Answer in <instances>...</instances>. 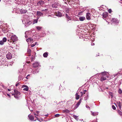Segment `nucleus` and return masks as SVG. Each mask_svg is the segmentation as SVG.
Instances as JSON below:
<instances>
[{
	"instance_id": "1",
	"label": "nucleus",
	"mask_w": 122,
	"mask_h": 122,
	"mask_svg": "<svg viewBox=\"0 0 122 122\" xmlns=\"http://www.w3.org/2000/svg\"><path fill=\"white\" fill-rule=\"evenodd\" d=\"M10 39L12 41L14 42L18 40L17 37L15 35L12 36L10 38Z\"/></svg>"
},
{
	"instance_id": "2",
	"label": "nucleus",
	"mask_w": 122,
	"mask_h": 122,
	"mask_svg": "<svg viewBox=\"0 0 122 122\" xmlns=\"http://www.w3.org/2000/svg\"><path fill=\"white\" fill-rule=\"evenodd\" d=\"M91 14L89 13H87L86 14V17L87 20H90L91 19Z\"/></svg>"
},
{
	"instance_id": "3",
	"label": "nucleus",
	"mask_w": 122,
	"mask_h": 122,
	"mask_svg": "<svg viewBox=\"0 0 122 122\" xmlns=\"http://www.w3.org/2000/svg\"><path fill=\"white\" fill-rule=\"evenodd\" d=\"M6 56L7 59H11L12 57L11 54V53L10 52H9V53L6 55Z\"/></svg>"
},
{
	"instance_id": "4",
	"label": "nucleus",
	"mask_w": 122,
	"mask_h": 122,
	"mask_svg": "<svg viewBox=\"0 0 122 122\" xmlns=\"http://www.w3.org/2000/svg\"><path fill=\"white\" fill-rule=\"evenodd\" d=\"M108 73L107 72H103L102 73V76H106L107 78H108Z\"/></svg>"
},
{
	"instance_id": "5",
	"label": "nucleus",
	"mask_w": 122,
	"mask_h": 122,
	"mask_svg": "<svg viewBox=\"0 0 122 122\" xmlns=\"http://www.w3.org/2000/svg\"><path fill=\"white\" fill-rule=\"evenodd\" d=\"M44 1L41 0L38 2L37 3V4L39 6V5L41 6L44 4Z\"/></svg>"
},
{
	"instance_id": "6",
	"label": "nucleus",
	"mask_w": 122,
	"mask_h": 122,
	"mask_svg": "<svg viewBox=\"0 0 122 122\" xmlns=\"http://www.w3.org/2000/svg\"><path fill=\"white\" fill-rule=\"evenodd\" d=\"M43 15V14L40 11H38L37 12L36 15L37 16L40 17L42 16Z\"/></svg>"
},
{
	"instance_id": "7",
	"label": "nucleus",
	"mask_w": 122,
	"mask_h": 122,
	"mask_svg": "<svg viewBox=\"0 0 122 122\" xmlns=\"http://www.w3.org/2000/svg\"><path fill=\"white\" fill-rule=\"evenodd\" d=\"M81 99L79 100L78 102L77 103L75 106V107L76 108H77L78 107L79 105L80 104L81 102Z\"/></svg>"
},
{
	"instance_id": "8",
	"label": "nucleus",
	"mask_w": 122,
	"mask_h": 122,
	"mask_svg": "<svg viewBox=\"0 0 122 122\" xmlns=\"http://www.w3.org/2000/svg\"><path fill=\"white\" fill-rule=\"evenodd\" d=\"M39 65V64L37 62H36L34 63L33 64V67H37Z\"/></svg>"
},
{
	"instance_id": "9",
	"label": "nucleus",
	"mask_w": 122,
	"mask_h": 122,
	"mask_svg": "<svg viewBox=\"0 0 122 122\" xmlns=\"http://www.w3.org/2000/svg\"><path fill=\"white\" fill-rule=\"evenodd\" d=\"M25 87V88H24L23 89V90L25 91H27L28 90V86L26 85H23L22 86V87Z\"/></svg>"
},
{
	"instance_id": "10",
	"label": "nucleus",
	"mask_w": 122,
	"mask_h": 122,
	"mask_svg": "<svg viewBox=\"0 0 122 122\" xmlns=\"http://www.w3.org/2000/svg\"><path fill=\"white\" fill-rule=\"evenodd\" d=\"M108 16V13L107 12H105L103 13V18H106Z\"/></svg>"
},
{
	"instance_id": "11",
	"label": "nucleus",
	"mask_w": 122,
	"mask_h": 122,
	"mask_svg": "<svg viewBox=\"0 0 122 122\" xmlns=\"http://www.w3.org/2000/svg\"><path fill=\"white\" fill-rule=\"evenodd\" d=\"M14 91L15 92L14 94H15L18 95L19 96L20 95V92H19L18 91L15 89H14Z\"/></svg>"
},
{
	"instance_id": "12",
	"label": "nucleus",
	"mask_w": 122,
	"mask_h": 122,
	"mask_svg": "<svg viewBox=\"0 0 122 122\" xmlns=\"http://www.w3.org/2000/svg\"><path fill=\"white\" fill-rule=\"evenodd\" d=\"M32 23V22L28 20L26 22H25V24L27 25H29L31 24Z\"/></svg>"
},
{
	"instance_id": "13",
	"label": "nucleus",
	"mask_w": 122,
	"mask_h": 122,
	"mask_svg": "<svg viewBox=\"0 0 122 122\" xmlns=\"http://www.w3.org/2000/svg\"><path fill=\"white\" fill-rule=\"evenodd\" d=\"M66 18L67 19V20L68 21L69 20H71V18L70 16H69L67 14H66Z\"/></svg>"
},
{
	"instance_id": "14",
	"label": "nucleus",
	"mask_w": 122,
	"mask_h": 122,
	"mask_svg": "<svg viewBox=\"0 0 122 122\" xmlns=\"http://www.w3.org/2000/svg\"><path fill=\"white\" fill-rule=\"evenodd\" d=\"M28 117L29 119L31 121H33L34 119V117L31 115H29L28 116Z\"/></svg>"
},
{
	"instance_id": "15",
	"label": "nucleus",
	"mask_w": 122,
	"mask_h": 122,
	"mask_svg": "<svg viewBox=\"0 0 122 122\" xmlns=\"http://www.w3.org/2000/svg\"><path fill=\"white\" fill-rule=\"evenodd\" d=\"M27 11V10H25L21 9L20 10V12L21 14L25 13Z\"/></svg>"
},
{
	"instance_id": "16",
	"label": "nucleus",
	"mask_w": 122,
	"mask_h": 122,
	"mask_svg": "<svg viewBox=\"0 0 122 122\" xmlns=\"http://www.w3.org/2000/svg\"><path fill=\"white\" fill-rule=\"evenodd\" d=\"M106 76H102L101 77V81H104L106 80Z\"/></svg>"
},
{
	"instance_id": "17",
	"label": "nucleus",
	"mask_w": 122,
	"mask_h": 122,
	"mask_svg": "<svg viewBox=\"0 0 122 122\" xmlns=\"http://www.w3.org/2000/svg\"><path fill=\"white\" fill-rule=\"evenodd\" d=\"M85 19V18L84 16H80L79 18V20L81 21L84 20Z\"/></svg>"
},
{
	"instance_id": "18",
	"label": "nucleus",
	"mask_w": 122,
	"mask_h": 122,
	"mask_svg": "<svg viewBox=\"0 0 122 122\" xmlns=\"http://www.w3.org/2000/svg\"><path fill=\"white\" fill-rule=\"evenodd\" d=\"M117 104L119 108L121 110V103L120 102H117Z\"/></svg>"
},
{
	"instance_id": "19",
	"label": "nucleus",
	"mask_w": 122,
	"mask_h": 122,
	"mask_svg": "<svg viewBox=\"0 0 122 122\" xmlns=\"http://www.w3.org/2000/svg\"><path fill=\"white\" fill-rule=\"evenodd\" d=\"M62 14L61 13L59 12H58L56 14V16H59L61 17L62 16Z\"/></svg>"
},
{
	"instance_id": "20",
	"label": "nucleus",
	"mask_w": 122,
	"mask_h": 122,
	"mask_svg": "<svg viewBox=\"0 0 122 122\" xmlns=\"http://www.w3.org/2000/svg\"><path fill=\"white\" fill-rule=\"evenodd\" d=\"M12 95L14 96V97H15V98H16V99H18V98H19V95H16L15 94H12Z\"/></svg>"
},
{
	"instance_id": "21",
	"label": "nucleus",
	"mask_w": 122,
	"mask_h": 122,
	"mask_svg": "<svg viewBox=\"0 0 122 122\" xmlns=\"http://www.w3.org/2000/svg\"><path fill=\"white\" fill-rule=\"evenodd\" d=\"M98 114V113L97 112H92V115L94 116H95L97 115Z\"/></svg>"
},
{
	"instance_id": "22",
	"label": "nucleus",
	"mask_w": 122,
	"mask_h": 122,
	"mask_svg": "<svg viewBox=\"0 0 122 122\" xmlns=\"http://www.w3.org/2000/svg\"><path fill=\"white\" fill-rule=\"evenodd\" d=\"M76 100L78 99L79 98L80 96L79 95H78V94L77 93H76Z\"/></svg>"
},
{
	"instance_id": "23",
	"label": "nucleus",
	"mask_w": 122,
	"mask_h": 122,
	"mask_svg": "<svg viewBox=\"0 0 122 122\" xmlns=\"http://www.w3.org/2000/svg\"><path fill=\"white\" fill-rule=\"evenodd\" d=\"M48 56V54L47 52H45L43 54V56L45 57H47Z\"/></svg>"
},
{
	"instance_id": "24",
	"label": "nucleus",
	"mask_w": 122,
	"mask_h": 122,
	"mask_svg": "<svg viewBox=\"0 0 122 122\" xmlns=\"http://www.w3.org/2000/svg\"><path fill=\"white\" fill-rule=\"evenodd\" d=\"M63 112H66L67 113H69L70 112V111L67 109L63 110Z\"/></svg>"
},
{
	"instance_id": "25",
	"label": "nucleus",
	"mask_w": 122,
	"mask_h": 122,
	"mask_svg": "<svg viewBox=\"0 0 122 122\" xmlns=\"http://www.w3.org/2000/svg\"><path fill=\"white\" fill-rule=\"evenodd\" d=\"M117 112L121 116H122V112L119 110H117Z\"/></svg>"
},
{
	"instance_id": "26",
	"label": "nucleus",
	"mask_w": 122,
	"mask_h": 122,
	"mask_svg": "<svg viewBox=\"0 0 122 122\" xmlns=\"http://www.w3.org/2000/svg\"><path fill=\"white\" fill-rule=\"evenodd\" d=\"M39 72V70L38 69L36 70L33 72V73L34 74L36 73Z\"/></svg>"
},
{
	"instance_id": "27",
	"label": "nucleus",
	"mask_w": 122,
	"mask_h": 122,
	"mask_svg": "<svg viewBox=\"0 0 122 122\" xmlns=\"http://www.w3.org/2000/svg\"><path fill=\"white\" fill-rule=\"evenodd\" d=\"M112 22H115V23L117 21L116 20V19L115 18H113L112 19Z\"/></svg>"
},
{
	"instance_id": "28",
	"label": "nucleus",
	"mask_w": 122,
	"mask_h": 122,
	"mask_svg": "<svg viewBox=\"0 0 122 122\" xmlns=\"http://www.w3.org/2000/svg\"><path fill=\"white\" fill-rule=\"evenodd\" d=\"M109 94L110 95L111 97L112 98L113 97V93L110 92H109Z\"/></svg>"
},
{
	"instance_id": "29",
	"label": "nucleus",
	"mask_w": 122,
	"mask_h": 122,
	"mask_svg": "<svg viewBox=\"0 0 122 122\" xmlns=\"http://www.w3.org/2000/svg\"><path fill=\"white\" fill-rule=\"evenodd\" d=\"M80 93H81V97H82L85 93V92L83 91L82 92H81Z\"/></svg>"
},
{
	"instance_id": "30",
	"label": "nucleus",
	"mask_w": 122,
	"mask_h": 122,
	"mask_svg": "<svg viewBox=\"0 0 122 122\" xmlns=\"http://www.w3.org/2000/svg\"><path fill=\"white\" fill-rule=\"evenodd\" d=\"M6 38L5 37H4L2 41L5 42H6Z\"/></svg>"
},
{
	"instance_id": "31",
	"label": "nucleus",
	"mask_w": 122,
	"mask_h": 122,
	"mask_svg": "<svg viewBox=\"0 0 122 122\" xmlns=\"http://www.w3.org/2000/svg\"><path fill=\"white\" fill-rule=\"evenodd\" d=\"M37 29L38 30H40L41 28L42 27L39 26H37L36 27Z\"/></svg>"
},
{
	"instance_id": "32",
	"label": "nucleus",
	"mask_w": 122,
	"mask_h": 122,
	"mask_svg": "<svg viewBox=\"0 0 122 122\" xmlns=\"http://www.w3.org/2000/svg\"><path fill=\"white\" fill-rule=\"evenodd\" d=\"M4 42H3L2 40L0 41V44L1 45H2L4 43Z\"/></svg>"
},
{
	"instance_id": "33",
	"label": "nucleus",
	"mask_w": 122,
	"mask_h": 122,
	"mask_svg": "<svg viewBox=\"0 0 122 122\" xmlns=\"http://www.w3.org/2000/svg\"><path fill=\"white\" fill-rule=\"evenodd\" d=\"M37 20L36 19H35L33 21V24H35L37 23Z\"/></svg>"
},
{
	"instance_id": "34",
	"label": "nucleus",
	"mask_w": 122,
	"mask_h": 122,
	"mask_svg": "<svg viewBox=\"0 0 122 122\" xmlns=\"http://www.w3.org/2000/svg\"><path fill=\"white\" fill-rule=\"evenodd\" d=\"M31 52V50L29 49H28L27 50V52L28 53L30 54Z\"/></svg>"
},
{
	"instance_id": "35",
	"label": "nucleus",
	"mask_w": 122,
	"mask_h": 122,
	"mask_svg": "<svg viewBox=\"0 0 122 122\" xmlns=\"http://www.w3.org/2000/svg\"><path fill=\"white\" fill-rule=\"evenodd\" d=\"M22 78V77L20 76H19L18 77V79L19 80H21Z\"/></svg>"
},
{
	"instance_id": "36",
	"label": "nucleus",
	"mask_w": 122,
	"mask_h": 122,
	"mask_svg": "<svg viewBox=\"0 0 122 122\" xmlns=\"http://www.w3.org/2000/svg\"><path fill=\"white\" fill-rule=\"evenodd\" d=\"M118 92L120 94L122 93V91L120 89H119L118 90Z\"/></svg>"
},
{
	"instance_id": "37",
	"label": "nucleus",
	"mask_w": 122,
	"mask_h": 122,
	"mask_svg": "<svg viewBox=\"0 0 122 122\" xmlns=\"http://www.w3.org/2000/svg\"><path fill=\"white\" fill-rule=\"evenodd\" d=\"M112 108L114 110H115L116 109V108L113 105L112 106Z\"/></svg>"
},
{
	"instance_id": "38",
	"label": "nucleus",
	"mask_w": 122,
	"mask_h": 122,
	"mask_svg": "<svg viewBox=\"0 0 122 122\" xmlns=\"http://www.w3.org/2000/svg\"><path fill=\"white\" fill-rule=\"evenodd\" d=\"M29 41L30 42H31L33 41V39L31 38H29Z\"/></svg>"
},
{
	"instance_id": "39",
	"label": "nucleus",
	"mask_w": 122,
	"mask_h": 122,
	"mask_svg": "<svg viewBox=\"0 0 122 122\" xmlns=\"http://www.w3.org/2000/svg\"><path fill=\"white\" fill-rule=\"evenodd\" d=\"M52 6L53 7H54L55 8H57V6L56 5H55L54 4H53L52 5Z\"/></svg>"
},
{
	"instance_id": "40",
	"label": "nucleus",
	"mask_w": 122,
	"mask_h": 122,
	"mask_svg": "<svg viewBox=\"0 0 122 122\" xmlns=\"http://www.w3.org/2000/svg\"><path fill=\"white\" fill-rule=\"evenodd\" d=\"M60 116V115L59 114H56L55 115V116L56 117H58Z\"/></svg>"
},
{
	"instance_id": "41",
	"label": "nucleus",
	"mask_w": 122,
	"mask_h": 122,
	"mask_svg": "<svg viewBox=\"0 0 122 122\" xmlns=\"http://www.w3.org/2000/svg\"><path fill=\"white\" fill-rule=\"evenodd\" d=\"M48 10V9H45V10H42L41 11H47Z\"/></svg>"
},
{
	"instance_id": "42",
	"label": "nucleus",
	"mask_w": 122,
	"mask_h": 122,
	"mask_svg": "<svg viewBox=\"0 0 122 122\" xmlns=\"http://www.w3.org/2000/svg\"><path fill=\"white\" fill-rule=\"evenodd\" d=\"M35 45V44H31V47H34Z\"/></svg>"
},
{
	"instance_id": "43",
	"label": "nucleus",
	"mask_w": 122,
	"mask_h": 122,
	"mask_svg": "<svg viewBox=\"0 0 122 122\" xmlns=\"http://www.w3.org/2000/svg\"><path fill=\"white\" fill-rule=\"evenodd\" d=\"M108 12L109 13H111L112 12V10L111 9H109L108 10Z\"/></svg>"
},
{
	"instance_id": "44",
	"label": "nucleus",
	"mask_w": 122,
	"mask_h": 122,
	"mask_svg": "<svg viewBox=\"0 0 122 122\" xmlns=\"http://www.w3.org/2000/svg\"><path fill=\"white\" fill-rule=\"evenodd\" d=\"M86 107L87 108H90L87 105H86Z\"/></svg>"
},
{
	"instance_id": "45",
	"label": "nucleus",
	"mask_w": 122,
	"mask_h": 122,
	"mask_svg": "<svg viewBox=\"0 0 122 122\" xmlns=\"http://www.w3.org/2000/svg\"><path fill=\"white\" fill-rule=\"evenodd\" d=\"M30 76V75H28L26 77V78L27 79H28V77H29V76Z\"/></svg>"
},
{
	"instance_id": "46",
	"label": "nucleus",
	"mask_w": 122,
	"mask_h": 122,
	"mask_svg": "<svg viewBox=\"0 0 122 122\" xmlns=\"http://www.w3.org/2000/svg\"><path fill=\"white\" fill-rule=\"evenodd\" d=\"M19 85V83H17L16 85V86H17Z\"/></svg>"
},
{
	"instance_id": "47",
	"label": "nucleus",
	"mask_w": 122,
	"mask_h": 122,
	"mask_svg": "<svg viewBox=\"0 0 122 122\" xmlns=\"http://www.w3.org/2000/svg\"><path fill=\"white\" fill-rule=\"evenodd\" d=\"M94 45H95L94 43H92L91 44V45L92 46H94Z\"/></svg>"
},
{
	"instance_id": "48",
	"label": "nucleus",
	"mask_w": 122,
	"mask_h": 122,
	"mask_svg": "<svg viewBox=\"0 0 122 122\" xmlns=\"http://www.w3.org/2000/svg\"><path fill=\"white\" fill-rule=\"evenodd\" d=\"M29 38L26 39V41L27 42H28L29 41Z\"/></svg>"
},
{
	"instance_id": "49",
	"label": "nucleus",
	"mask_w": 122,
	"mask_h": 122,
	"mask_svg": "<svg viewBox=\"0 0 122 122\" xmlns=\"http://www.w3.org/2000/svg\"><path fill=\"white\" fill-rule=\"evenodd\" d=\"M36 112L37 114H38L39 113V111H37Z\"/></svg>"
},
{
	"instance_id": "50",
	"label": "nucleus",
	"mask_w": 122,
	"mask_h": 122,
	"mask_svg": "<svg viewBox=\"0 0 122 122\" xmlns=\"http://www.w3.org/2000/svg\"><path fill=\"white\" fill-rule=\"evenodd\" d=\"M83 91L84 92H85V93L87 91L86 90H84Z\"/></svg>"
},
{
	"instance_id": "51",
	"label": "nucleus",
	"mask_w": 122,
	"mask_h": 122,
	"mask_svg": "<svg viewBox=\"0 0 122 122\" xmlns=\"http://www.w3.org/2000/svg\"><path fill=\"white\" fill-rule=\"evenodd\" d=\"M7 95L8 96H9V97H10V95H9V94H7Z\"/></svg>"
},
{
	"instance_id": "52",
	"label": "nucleus",
	"mask_w": 122,
	"mask_h": 122,
	"mask_svg": "<svg viewBox=\"0 0 122 122\" xmlns=\"http://www.w3.org/2000/svg\"><path fill=\"white\" fill-rule=\"evenodd\" d=\"M35 117L37 118V119L38 120L39 119L38 118V117L36 116H35Z\"/></svg>"
},
{
	"instance_id": "53",
	"label": "nucleus",
	"mask_w": 122,
	"mask_h": 122,
	"mask_svg": "<svg viewBox=\"0 0 122 122\" xmlns=\"http://www.w3.org/2000/svg\"><path fill=\"white\" fill-rule=\"evenodd\" d=\"M25 37L26 38H27V35H25Z\"/></svg>"
},
{
	"instance_id": "54",
	"label": "nucleus",
	"mask_w": 122,
	"mask_h": 122,
	"mask_svg": "<svg viewBox=\"0 0 122 122\" xmlns=\"http://www.w3.org/2000/svg\"><path fill=\"white\" fill-rule=\"evenodd\" d=\"M8 90L9 91H10V90H10V89H8Z\"/></svg>"
},
{
	"instance_id": "55",
	"label": "nucleus",
	"mask_w": 122,
	"mask_h": 122,
	"mask_svg": "<svg viewBox=\"0 0 122 122\" xmlns=\"http://www.w3.org/2000/svg\"><path fill=\"white\" fill-rule=\"evenodd\" d=\"M34 115H36V113H34Z\"/></svg>"
},
{
	"instance_id": "56",
	"label": "nucleus",
	"mask_w": 122,
	"mask_h": 122,
	"mask_svg": "<svg viewBox=\"0 0 122 122\" xmlns=\"http://www.w3.org/2000/svg\"><path fill=\"white\" fill-rule=\"evenodd\" d=\"M33 59H34V57H31V59H32V60H33Z\"/></svg>"
},
{
	"instance_id": "57",
	"label": "nucleus",
	"mask_w": 122,
	"mask_h": 122,
	"mask_svg": "<svg viewBox=\"0 0 122 122\" xmlns=\"http://www.w3.org/2000/svg\"><path fill=\"white\" fill-rule=\"evenodd\" d=\"M108 89V88L107 87H106V88H104V89Z\"/></svg>"
},
{
	"instance_id": "58",
	"label": "nucleus",
	"mask_w": 122,
	"mask_h": 122,
	"mask_svg": "<svg viewBox=\"0 0 122 122\" xmlns=\"http://www.w3.org/2000/svg\"><path fill=\"white\" fill-rule=\"evenodd\" d=\"M36 44H37V43L36 42L35 43V45H36Z\"/></svg>"
},
{
	"instance_id": "59",
	"label": "nucleus",
	"mask_w": 122,
	"mask_h": 122,
	"mask_svg": "<svg viewBox=\"0 0 122 122\" xmlns=\"http://www.w3.org/2000/svg\"><path fill=\"white\" fill-rule=\"evenodd\" d=\"M36 116H38V114H36Z\"/></svg>"
},
{
	"instance_id": "60",
	"label": "nucleus",
	"mask_w": 122,
	"mask_h": 122,
	"mask_svg": "<svg viewBox=\"0 0 122 122\" xmlns=\"http://www.w3.org/2000/svg\"><path fill=\"white\" fill-rule=\"evenodd\" d=\"M48 1H50V0H48Z\"/></svg>"
},
{
	"instance_id": "61",
	"label": "nucleus",
	"mask_w": 122,
	"mask_h": 122,
	"mask_svg": "<svg viewBox=\"0 0 122 122\" xmlns=\"http://www.w3.org/2000/svg\"><path fill=\"white\" fill-rule=\"evenodd\" d=\"M87 96H88V94H87Z\"/></svg>"
},
{
	"instance_id": "62",
	"label": "nucleus",
	"mask_w": 122,
	"mask_h": 122,
	"mask_svg": "<svg viewBox=\"0 0 122 122\" xmlns=\"http://www.w3.org/2000/svg\"><path fill=\"white\" fill-rule=\"evenodd\" d=\"M118 74L120 73H119V72H118Z\"/></svg>"
},
{
	"instance_id": "63",
	"label": "nucleus",
	"mask_w": 122,
	"mask_h": 122,
	"mask_svg": "<svg viewBox=\"0 0 122 122\" xmlns=\"http://www.w3.org/2000/svg\"><path fill=\"white\" fill-rule=\"evenodd\" d=\"M47 115H46V116H47Z\"/></svg>"
},
{
	"instance_id": "64",
	"label": "nucleus",
	"mask_w": 122,
	"mask_h": 122,
	"mask_svg": "<svg viewBox=\"0 0 122 122\" xmlns=\"http://www.w3.org/2000/svg\"><path fill=\"white\" fill-rule=\"evenodd\" d=\"M120 0L122 1V0Z\"/></svg>"
}]
</instances>
